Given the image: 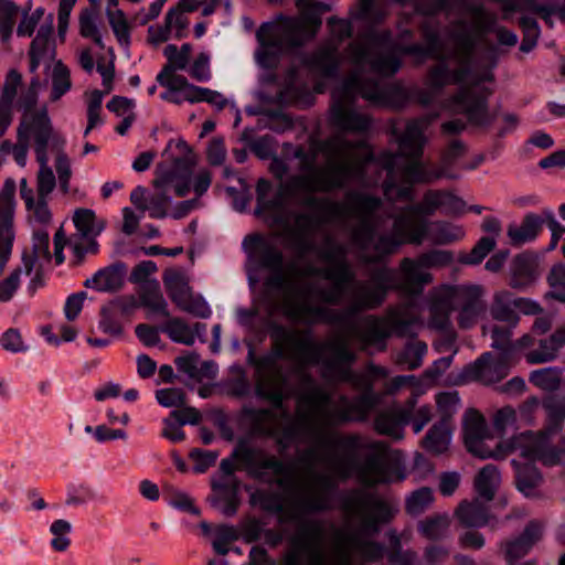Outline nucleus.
Wrapping results in <instances>:
<instances>
[{
	"mask_svg": "<svg viewBox=\"0 0 565 565\" xmlns=\"http://www.w3.org/2000/svg\"><path fill=\"white\" fill-rule=\"evenodd\" d=\"M425 45L414 43L397 46L403 54L420 58L433 57L438 63L430 68L427 84L440 89L449 84H460L470 78V83L460 88L454 97L455 108L463 113L473 126L486 127V71L481 75H471V61L477 39L468 30L463 20L452 22L447 30L451 46L441 41L437 25L429 20L422 25ZM348 60L353 71L333 89L331 120L342 131L324 140H312L310 152L303 148L295 150L300 160L299 174L291 175L279 184L276 196L268 200L271 184L265 179L257 182L256 214H270L280 221L285 205L290 202L310 210L312 213H298L292 231V246L299 256L313 249L308 235L319 225L347 217L345 199L342 202L317 196L316 193H329L344 188L351 180L360 179L366 163L373 160V153L364 140H349L345 131H366L371 120L366 115L358 114L354 104L360 96L377 106H395L403 97L401 86L369 78L366 71L375 75L392 76L401 67V61L391 41V33L374 30L358 36L350 43Z\"/></svg>",
	"mask_w": 565,
	"mask_h": 565,
	"instance_id": "obj_1",
	"label": "nucleus"
},
{
	"mask_svg": "<svg viewBox=\"0 0 565 565\" xmlns=\"http://www.w3.org/2000/svg\"><path fill=\"white\" fill-rule=\"evenodd\" d=\"M419 318L403 307L390 308L382 317L370 315L352 318L347 323H332L344 328L324 341H315L307 329L276 326L271 331L273 352L258 362V394L276 405L291 393L288 377L307 388L326 434L355 437L351 445L329 440L331 448L342 455L328 458L340 480L355 476L366 486L391 483L406 478L405 468L388 458V446L359 434H341L335 427L350 422H363L380 402L372 379L366 372L352 370L359 350L386 349L390 337L413 338Z\"/></svg>",
	"mask_w": 565,
	"mask_h": 565,
	"instance_id": "obj_2",
	"label": "nucleus"
},
{
	"mask_svg": "<svg viewBox=\"0 0 565 565\" xmlns=\"http://www.w3.org/2000/svg\"><path fill=\"white\" fill-rule=\"evenodd\" d=\"M232 457L250 478L277 484L286 491L284 502L264 489H256L249 495L250 504L278 513L280 523L295 524L288 537L286 565H364L359 559L375 562L382 558L383 545L365 535L377 533L381 524L393 516V509L383 499L363 491L351 493L343 502V511L348 518L359 520L360 529L337 527L324 550L326 522L307 515L328 511L332 507L334 478H340L333 473L330 465H327L330 472H318L313 469L315 461H305L307 467L302 475L291 481L288 463L245 439L237 443Z\"/></svg>",
	"mask_w": 565,
	"mask_h": 565,
	"instance_id": "obj_3",
	"label": "nucleus"
},
{
	"mask_svg": "<svg viewBox=\"0 0 565 565\" xmlns=\"http://www.w3.org/2000/svg\"><path fill=\"white\" fill-rule=\"evenodd\" d=\"M243 245L249 257L269 275L265 287L278 295L276 308L288 320L305 324L347 323L359 312H349L353 302L355 273L347 259V249L327 238L318 255L323 268L299 267L296 260L285 263L281 249L259 235L245 237Z\"/></svg>",
	"mask_w": 565,
	"mask_h": 565,
	"instance_id": "obj_4",
	"label": "nucleus"
},
{
	"mask_svg": "<svg viewBox=\"0 0 565 565\" xmlns=\"http://www.w3.org/2000/svg\"><path fill=\"white\" fill-rule=\"evenodd\" d=\"M345 218L356 221L350 230L353 245L363 253L365 263H377L404 244L420 245L427 236V216L437 211L447 215L462 214L466 203L450 191L430 189L419 203L388 214L380 198L349 191L345 193Z\"/></svg>",
	"mask_w": 565,
	"mask_h": 565,
	"instance_id": "obj_5",
	"label": "nucleus"
},
{
	"mask_svg": "<svg viewBox=\"0 0 565 565\" xmlns=\"http://www.w3.org/2000/svg\"><path fill=\"white\" fill-rule=\"evenodd\" d=\"M265 356L254 361L255 392L258 397L270 402L274 408H244V416L250 434L257 437L273 438L280 452L298 441L311 443L312 446L302 452L301 461H322L329 465L328 458L333 455L320 454L319 450L331 448L329 440L339 439L349 446L355 440V437L342 438L324 433L307 388L295 379L292 373L288 377L291 393L281 401L279 406L258 394V362Z\"/></svg>",
	"mask_w": 565,
	"mask_h": 565,
	"instance_id": "obj_6",
	"label": "nucleus"
},
{
	"mask_svg": "<svg viewBox=\"0 0 565 565\" xmlns=\"http://www.w3.org/2000/svg\"><path fill=\"white\" fill-rule=\"evenodd\" d=\"M428 125L429 120L425 118L408 121L397 139V152H383L377 158L380 166L386 171L383 191L387 200L412 201L414 184H429L440 179L459 178L452 168L467 151L466 145L459 139H452L447 145L439 163L422 160L426 143L424 132Z\"/></svg>",
	"mask_w": 565,
	"mask_h": 565,
	"instance_id": "obj_7",
	"label": "nucleus"
},
{
	"mask_svg": "<svg viewBox=\"0 0 565 565\" xmlns=\"http://www.w3.org/2000/svg\"><path fill=\"white\" fill-rule=\"evenodd\" d=\"M299 17H279L276 21L264 23L257 31L262 50L257 53L264 66H270L277 55L302 45L315 36L321 26V15L330 10L323 2L298 0Z\"/></svg>",
	"mask_w": 565,
	"mask_h": 565,
	"instance_id": "obj_8",
	"label": "nucleus"
},
{
	"mask_svg": "<svg viewBox=\"0 0 565 565\" xmlns=\"http://www.w3.org/2000/svg\"><path fill=\"white\" fill-rule=\"evenodd\" d=\"M418 259L405 257L397 273L388 267H381L370 273L365 281H356L352 290L353 302L349 312L370 311L380 308L386 300L390 290H399L406 295H419L433 276L424 270Z\"/></svg>",
	"mask_w": 565,
	"mask_h": 565,
	"instance_id": "obj_9",
	"label": "nucleus"
},
{
	"mask_svg": "<svg viewBox=\"0 0 565 565\" xmlns=\"http://www.w3.org/2000/svg\"><path fill=\"white\" fill-rule=\"evenodd\" d=\"M490 440H492V435L484 416L476 409L467 411L463 415V441L467 450L475 457L502 460L510 454L520 450L521 455L536 454L546 461L553 462L551 457L543 452L542 438L530 433H521L501 440L494 448L488 445Z\"/></svg>",
	"mask_w": 565,
	"mask_h": 565,
	"instance_id": "obj_10",
	"label": "nucleus"
},
{
	"mask_svg": "<svg viewBox=\"0 0 565 565\" xmlns=\"http://www.w3.org/2000/svg\"><path fill=\"white\" fill-rule=\"evenodd\" d=\"M17 139L33 142V149L36 160H43L49 157V150L62 149L65 139L54 130L46 107L32 113L23 114L17 128Z\"/></svg>",
	"mask_w": 565,
	"mask_h": 565,
	"instance_id": "obj_11",
	"label": "nucleus"
},
{
	"mask_svg": "<svg viewBox=\"0 0 565 565\" xmlns=\"http://www.w3.org/2000/svg\"><path fill=\"white\" fill-rule=\"evenodd\" d=\"M451 306L458 311L457 322L461 329L472 328L486 312L484 288L480 285H450Z\"/></svg>",
	"mask_w": 565,
	"mask_h": 565,
	"instance_id": "obj_12",
	"label": "nucleus"
},
{
	"mask_svg": "<svg viewBox=\"0 0 565 565\" xmlns=\"http://www.w3.org/2000/svg\"><path fill=\"white\" fill-rule=\"evenodd\" d=\"M15 182L7 179L0 190V264L7 266L15 238Z\"/></svg>",
	"mask_w": 565,
	"mask_h": 565,
	"instance_id": "obj_13",
	"label": "nucleus"
},
{
	"mask_svg": "<svg viewBox=\"0 0 565 565\" xmlns=\"http://www.w3.org/2000/svg\"><path fill=\"white\" fill-rule=\"evenodd\" d=\"M178 147L182 150H186L185 156L175 159L172 168L159 170L153 180V186L163 190L173 188L177 196L182 198L190 191V179L195 164V158L188 149V145L184 141H180Z\"/></svg>",
	"mask_w": 565,
	"mask_h": 565,
	"instance_id": "obj_14",
	"label": "nucleus"
},
{
	"mask_svg": "<svg viewBox=\"0 0 565 565\" xmlns=\"http://www.w3.org/2000/svg\"><path fill=\"white\" fill-rule=\"evenodd\" d=\"M428 310V328L445 332L447 334L445 345L450 349L456 339L450 320V313L454 310L450 285H441L429 292Z\"/></svg>",
	"mask_w": 565,
	"mask_h": 565,
	"instance_id": "obj_15",
	"label": "nucleus"
},
{
	"mask_svg": "<svg viewBox=\"0 0 565 565\" xmlns=\"http://www.w3.org/2000/svg\"><path fill=\"white\" fill-rule=\"evenodd\" d=\"M507 356L493 358L490 352L481 354L473 363L465 366L460 374L463 383L480 382L490 385L503 380L509 374Z\"/></svg>",
	"mask_w": 565,
	"mask_h": 565,
	"instance_id": "obj_16",
	"label": "nucleus"
},
{
	"mask_svg": "<svg viewBox=\"0 0 565 565\" xmlns=\"http://www.w3.org/2000/svg\"><path fill=\"white\" fill-rule=\"evenodd\" d=\"M543 407L546 412V418H547V424H546L545 429L542 431H537V433H533V431H529V433L536 437L542 438V444H543L542 446L544 448L543 452H545V455L547 457H551L550 459H552L553 462L546 461L543 457H541L536 454L522 455V456L525 458L540 460L546 466H554L559 462V451L555 450L554 447H552L550 445V439H551L552 435L559 431L563 427V423L565 420V406L561 402H558L554 398H548L543 402Z\"/></svg>",
	"mask_w": 565,
	"mask_h": 565,
	"instance_id": "obj_17",
	"label": "nucleus"
},
{
	"mask_svg": "<svg viewBox=\"0 0 565 565\" xmlns=\"http://www.w3.org/2000/svg\"><path fill=\"white\" fill-rule=\"evenodd\" d=\"M543 526L537 521H531L524 529L523 533L504 543V557L509 564L515 563L525 556L533 545L542 537Z\"/></svg>",
	"mask_w": 565,
	"mask_h": 565,
	"instance_id": "obj_18",
	"label": "nucleus"
},
{
	"mask_svg": "<svg viewBox=\"0 0 565 565\" xmlns=\"http://www.w3.org/2000/svg\"><path fill=\"white\" fill-rule=\"evenodd\" d=\"M126 268L124 264H115L96 271L84 285L100 292L119 290L125 282Z\"/></svg>",
	"mask_w": 565,
	"mask_h": 565,
	"instance_id": "obj_19",
	"label": "nucleus"
},
{
	"mask_svg": "<svg viewBox=\"0 0 565 565\" xmlns=\"http://www.w3.org/2000/svg\"><path fill=\"white\" fill-rule=\"evenodd\" d=\"M539 260L534 255H518L512 265L510 286L515 289H525L539 277Z\"/></svg>",
	"mask_w": 565,
	"mask_h": 565,
	"instance_id": "obj_20",
	"label": "nucleus"
},
{
	"mask_svg": "<svg viewBox=\"0 0 565 565\" xmlns=\"http://www.w3.org/2000/svg\"><path fill=\"white\" fill-rule=\"evenodd\" d=\"M544 224L543 215L529 213L524 216L520 225L510 224L507 230L510 244L513 246H522L534 241L542 231Z\"/></svg>",
	"mask_w": 565,
	"mask_h": 565,
	"instance_id": "obj_21",
	"label": "nucleus"
},
{
	"mask_svg": "<svg viewBox=\"0 0 565 565\" xmlns=\"http://www.w3.org/2000/svg\"><path fill=\"white\" fill-rule=\"evenodd\" d=\"M308 64L312 71L324 77L334 76L339 68L338 46L327 44L320 47L308 58Z\"/></svg>",
	"mask_w": 565,
	"mask_h": 565,
	"instance_id": "obj_22",
	"label": "nucleus"
},
{
	"mask_svg": "<svg viewBox=\"0 0 565 565\" xmlns=\"http://www.w3.org/2000/svg\"><path fill=\"white\" fill-rule=\"evenodd\" d=\"M459 522L467 527H482L489 522L488 507L478 499L461 502L455 512Z\"/></svg>",
	"mask_w": 565,
	"mask_h": 565,
	"instance_id": "obj_23",
	"label": "nucleus"
},
{
	"mask_svg": "<svg viewBox=\"0 0 565 565\" xmlns=\"http://www.w3.org/2000/svg\"><path fill=\"white\" fill-rule=\"evenodd\" d=\"M408 423L402 420L398 411L393 407L381 411L374 419V429L380 435L399 440L403 438V427Z\"/></svg>",
	"mask_w": 565,
	"mask_h": 565,
	"instance_id": "obj_24",
	"label": "nucleus"
},
{
	"mask_svg": "<svg viewBox=\"0 0 565 565\" xmlns=\"http://www.w3.org/2000/svg\"><path fill=\"white\" fill-rule=\"evenodd\" d=\"M450 439L451 436L448 420L441 419L430 427L424 437L422 445L425 450L435 455H440L448 449Z\"/></svg>",
	"mask_w": 565,
	"mask_h": 565,
	"instance_id": "obj_25",
	"label": "nucleus"
},
{
	"mask_svg": "<svg viewBox=\"0 0 565 565\" xmlns=\"http://www.w3.org/2000/svg\"><path fill=\"white\" fill-rule=\"evenodd\" d=\"M33 271V259L26 254L22 255V263L10 275L0 281V302L10 301L20 287L21 276H29Z\"/></svg>",
	"mask_w": 565,
	"mask_h": 565,
	"instance_id": "obj_26",
	"label": "nucleus"
},
{
	"mask_svg": "<svg viewBox=\"0 0 565 565\" xmlns=\"http://www.w3.org/2000/svg\"><path fill=\"white\" fill-rule=\"evenodd\" d=\"M465 236V231L461 226L445 222H429L427 225V236L425 239L431 241L434 244L445 245L459 241Z\"/></svg>",
	"mask_w": 565,
	"mask_h": 565,
	"instance_id": "obj_27",
	"label": "nucleus"
},
{
	"mask_svg": "<svg viewBox=\"0 0 565 565\" xmlns=\"http://www.w3.org/2000/svg\"><path fill=\"white\" fill-rule=\"evenodd\" d=\"M428 348L424 341L414 339L406 342L404 348L396 354V363L407 370H416L422 366Z\"/></svg>",
	"mask_w": 565,
	"mask_h": 565,
	"instance_id": "obj_28",
	"label": "nucleus"
},
{
	"mask_svg": "<svg viewBox=\"0 0 565 565\" xmlns=\"http://www.w3.org/2000/svg\"><path fill=\"white\" fill-rule=\"evenodd\" d=\"M512 294L508 290H501L494 294L491 306V316L494 320L507 322L515 327L519 322V316L512 308Z\"/></svg>",
	"mask_w": 565,
	"mask_h": 565,
	"instance_id": "obj_29",
	"label": "nucleus"
},
{
	"mask_svg": "<svg viewBox=\"0 0 565 565\" xmlns=\"http://www.w3.org/2000/svg\"><path fill=\"white\" fill-rule=\"evenodd\" d=\"M501 476L494 465L484 466L476 477L475 488L486 501H491L500 484Z\"/></svg>",
	"mask_w": 565,
	"mask_h": 565,
	"instance_id": "obj_30",
	"label": "nucleus"
},
{
	"mask_svg": "<svg viewBox=\"0 0 565 565\" xmlns=\"http://www.w3.org/2000/svg\"><path fill=\"white\" fill-rule=\"evenodd\" d=\"M450 519L447 514H434L419 521L418 532L430 541H440L448 536Z\"/></svg>",
	"mask_w": 565,
	"mask_h": 565,
	"instance_id": "obj_31",
	"label": "nucleus"
},
{
	"mask_svg": "<svg viewBox=\"0 0 565 565\" xmlns=\"http://www.w3.org/2000/svg\"><path fill=\"white\" fill-rule=\"evenodd\" d=\"M163 284L169 297L177 306L192 291L188 278L179 270H166Z\"/></svg>",
	"mask_w": 565,
	"mask_h": 565,
	"instance_id": "obj_32",
	"label": "nucleus"
},
{
	"mask_svg": "<svg viewBox=\"0 0 565 565\" xmlns=\"http://www.w3.org/2000/svg\"><path fill=\"white\" fill-rule=\"evenodd\" d=\"M98 14L92 9L81 11L78 18L79 34L85 39H90L100 49L105 47L103 35L98 26Z\"/></svg>",
	"mask_w": 565,
	"mask_h": 565,
	"instance_id": "obj_33",
	"label": "nucleus"
},
{
	"mask_svg": "<svg viewBox=\"0 0 565 565\" xmlns=\"http://www.w3.org/2000/svg\"><path fill=\"white\" fill-rule=\"evenodd\" d=\"M72 88L71 72L61 61L56 62L52 71L51 102H57Z\"/></svg>",
	"mask_w": 565,
	"mask_h": 565,
	"instance_id": "obj_34",
	"label": "nucleus"
},
{
	"mask_svg": "<svg viewBox=\"0 0 565 565\" xmlns=\"http://www.w3.org/2000/svg\"><path fill=\"white\" fill-rule=\"evenodd\" d=\"M22 84V76L15 70H10L6 76L0 96V108L12 110L17 99L18 90Z\"/></svg>",
	"mask_w": 565,
	"mask_h": 565,
	"instance_id": "obj_35",
	"label": "nucleus"
},
{
	"mask_svg": "<svg viewBox=\"0 0 565 565\" xmlns=\"http://www.w3.org/2000/svg\"><path fill=\"white\" fill-rule=\"evenodd\" d=\"M530 382L544 391L553 392L559 387L561 371L557 367H544L532 371Z\"/></svg>",
	"mask_w": 565,
	"mask_h": 565,
	"instance_id": "obj_36",
	"label": "nucleus"
},
{
	"mask_svg": "<svg viewBox=\"0 0 565 565\" xmlns=\"http://www.w3.org/2000/svg\"><path fill=\"white\" fill-rule=\"evenodd\" d=\"M19 7L11 0H0V36L7 42L13 32Z\"/></svg>",
	"mask_w": 565,
	"mask_h": 565,
	"instance_id": "obj_37",
	"label": "nucleus"
},
{
	"mask_svg": "<svg viewBox=\"0 0 565 565\" xmlns=\"http://www.w3.org/2000/svg\"><path fill=\"white\" fill-rule=\"evenodd\" d=\"M434 494L430 488L423 487L413 491L405 502L408 514L419 515L425 512L433 503Z\"/></svg>",
	"mask_w": 565,
	"mask_h": 565,
	"instance_id": "obj_38",
	"label": "nucleus"
},
{
	"mask_svg": "<svg viewBox=\"0 0 565 565\" xmlns=\"http://www.w3.org/2000/svg\"><path fill=\"white\" fill-rule=\"evenodd\" d=\"M539 348L530 350L525 354V360L530 364H541L547 363L556 359L558 348L554 342L551 341V338H545L539 340Z\"/></svg>",
	"mask_w": 565,
	"mask_h": 565,
	"instance_id": "obj_39",
	"label": "nucleus"
},
{
	"mask_svg": "<svg viewBox=\"0 0 565 565\" xmlns=\"http://www.w3.org/2000/svg\"><path fill=\"white\" fill-rule=\"evenodd\" d=\"M72 532V524L63 519L55 520L50 526L52 534L51 547L55 552H65L71 545L70 533Z\"/></svg>",
	"mask_w": 565,
	"mask_h": 565,
	"instance_id": "obj_40",
	"label": "nucleus"
},
{
	"mask_svg": "<svg viewBox=\"0 0 565 565\" xmlns=\"http://www.w3.org/2000/svg\"><path fill=\"white\" fill-rule=\"evenodd\" d=\"M140 306L148 308L152 313L169 317L168 303L158 286L148 287L140 295Z\"/></svg>",
	"mask_w": 565,
	"mask_h": 565,
	"instance_id": "obj_41",
	"label": "nucleus"
},
{
	"mask_svg": "<svg viewBox=\"0 0 565 565\" xmlns=\"http://www.w3.org/2000/svg\"><path fill=\"white\" fill-rule=\"evenodd\" d=\"M162 331L167 333L172 341L185 345H192L195 340L190 327L178 318L170 319L162 328Z\"/></svg>",
	"mask_w": 565,
	"mask_h": 565,
	"instance_id": "obj_42",
	"label": "nucleus"
},
{
	"mask_svg": "<svg viewBox=\"0 0 565 565\" xmlns=\"http://www.w3.org/2000/svg\"><path fill=\"white\" fill-rule=\"evenodd\" d=\"M495 238L490 236L481 237L470 253L460 257V262L466 265H478L494 249Z\"/></svg>",
	"mask_w": 565,
	"mask_h": 565,
	"instance_id": "obj_43",
	"label": "nucleus"
},
{
	"mask_svg": "<svg viewBox=\"0 0 565 565\" xmlns=\"http://www.w3.org/2000/svg\"><path fill=\"white\" fill-rule=\"evenodd\" d=\"M519 24L523 31V39L520 45V51L529 53L537 44V40L541 34L539 23L533 18L521 17L519 20Z\"/></svg>",
	"mask_w": 565,
	"mask_h": 565,
	"instance_id": "obj_44",
	"label": "nucleus"
},
{
	"mask_svg": "<svg viewBox=\"0 0 565 565\" xmlns=\"http://www.w3.org/2000/svg\"><path fill=\"white\" fill-rule=\"evenodd\" d=\"M40 164V169L36 177V191L38 198L46 199L47 195L53 191L56 180L52 169L49 167V157L43 160H36Z\"/></svg>",
	"mask_w": 565,
	"mask_h": 565,
	"instance_id": "obj_45",
	"label": "nucleus"
},
{
	"mask_svg": "<svg viewBox=\"0 0 565 565\" xmlns=\"http://www.w3.org/2000/svg\"><path fill=\"white\" fill-rule=\"evenodd\" d=\"M179 70L164 65L157 75V82L169 90L182 94L190 83L183 75L175 74Z\"/></svg>",
	"mask_w": 565,
	"mask_h": 565,
	"instance_id": "obj_46",
	"label": "nucleus"
},
{
	"mask_svg": "<svg viewBox=\"0 0 565 565\" xmlns=\"http://www.w3.org/2000/svg\"><path fill=\"white\" fill-rule=\"evenodd\" d=\"M192 46L189 43H184L178 49L173 44H169L164 47V56L168 58L167 66L174 67L177 70H185L189 65Z\"/></svg>",
	"mask_w": 565,
	"mask_h": 565,
	"instance_id": "obj_47",
	"label": "nucleus"
},
{
	"mask_svg": "<svg viewBox=\"0 0 565 565\" xmlns=\"http://www.w3.org/2000/svg\"><path fill=\"white\" fill-rule=\"evenodd\" d=\"M50 245V235L45 228H34L32 236V254H26L29 257L33 259V265L35 264V259H43L49 262L51 259V254L49 250Z\"/></svg>",
	"mask_w": 565,
	"mask_h": 565,
	"instance_id": "obj_48",
	"label": "nucleus"
},
{
	"mask_svg": "<svg viewBox=\"0 0 565 565\" xmlns=\"http://www.w3.org/2000/svg\"><path fill=\"white\" fill-rule=\"evenodd\" d=\"M73 221L76 228L84 235L97 234L103 230V225L96 223L94 211L89 209L76 210Z\"/></svg>",
	"mask_w": 565,
	"mask_h": 565,
	"instance_id": "obj_49",
	"label": "nucleus"
},
{
	"mask_svg": "<svg viewBox=\"0 0 565 565\" xmlns=\"http://www.w3.org/2000/svg\"><path fill=\"white\" fill-rule=\"evenodd\" d=\"M542 477L535 467L527 466L521 469L516 476V487L526 497L531 495L540 486Z\"/></svg>",
	"mask_w": 565,
	"mask_h": 565,
	"instance_id": "obj_50",
	"label": "nucleus"
},
{
	"mask_svg": "<svg viewBox=\"0 0 565 565\" xmlns=\"http://www.w3.org/2000/svg\"><path fill=\"white\" fill-rule=\"evenodd\" d=\"M419 265L424 268H440L450 265L454 260L451 252L431 249L417 257Z\"/></svg>",
	"mask_w": 565,
	"mask_h": 565,
	"instance_id": "obj_51",
	"label": "nucleus"
},
{
	"mask_svg": "<svg viewBox=\"0 0 565 565\" xmlns=\"http://www.w3.org/2000/svg\"><path fill=\"white\" fill-rule=\"evenodd\" d=\"M178 307L199 318H209L211 316V308L203 297L193 295L191 291L184 300H182Z\"/></svg>",
	"mask_w": 565,
	"mask_h": 565,
	"instance_id": "obj_52",
	"label": "nucleus"
},
{
	"mask_svg": "<svg viewBox=\"0 0 565 565\" xmlns=\"http://www.w3.org/2000/svg\"><path fill=\"white\" fill-rule=\"evenodd\" d=\"M438 411L443 414V419L451 417L461 406L460 397L457 391L443 392L436 395Z\"/></svg>",
	"mask_w": 565,
	"mask_h": 565,
	"instance_id": "obj_53",
	"label": "nucleus"
},
{
	"mask_svg": "<svg viewBox=\"0 0 565 565\" xmlns=\"http://www.w3.org/2000/svg\"><path fill=\"white\" fill-rule=\"evenodd\" d=\"M30 9L31 7L28 6V8L22 13V19L17 28L18 36L30 38L44 15V9L41 7L36 8L33 12H30Z\"/></svg>",
	"mask_w": 565,
	"mask_h": 565,
	"instance_id": "obj_54",
	"label": "nucleus"
},
{
	"mask_svg": "<svg viewBox=\"0 0 565 565\" xmlns=\"http://www.w3.org/2000/svg\"><path fill=\"white\" fill-rule=\"evenodd\" d=\"M516 422L518 414L512 406H504L497 409L492 415L493 428L501 435H503L509 428L514 427Z\"/></svg>",
	"mask_w": 565,
	"mask_h": 565,
	"instance_id": "obj_55",
	"label": "nucleus"
},
{
	"mask_svg": "<svg viewBox=\"0 0 565 565\" xmlns=\"http://www.w3.org/2000/svg\"><path fill=\"white\" fill-rule=\"evenodd\" d=\"M512 328L511 324L508 327L493 326L491 329V347L503 352V356H509L512 352Z\"/></svg>",
	"mask_w": 565,
	"mask_h": 565,
	"instance_id": "obj_56",
	"label": "nucleus"
},
{
	"mask_svg": "<svg viewBox=\"0 0 565 565\" xmlns=\"http://www.w3.org/2000/svg\"><path fill=\"white\" fill-rule=\"evenodd\" d=\"M157 192L148 200L149 216L152 218H164L168 215L167 206L171 202L168 190L156 189Z\"/></svg>",
	"mask_w": 565,
	"mask_h": 565,
	"instance_id": "obj_57",
	"label": "nucleus"
},
{
	"mask_svg": "<svg viewBox=\"0 0 565 565\" xmlns=\"http://www.w3.org/2000/svg\"><path fill=\"white\" fill-rule=\"evenodd\" d=\"M470 13L473 18L475 26L480 34L494 31L497 17L493 13L487 12L482 6H471Z\"/></svg>",
	"mask_w": 565,
	"mask_h": 565,
	"instance_id": "obj_58",
	"label": "nucleus"
},
{
	"mask_svg": "<svg viewBox=\"0 0 565 565\" xmlns=\"http://www.w3.org/2000/svg\"><path fill=\"white\" fill-rule=\"evenodd\" d=\"M156 399L163 407H182L185 404L186 396L182 388L169 387L158 390Z\"/></svg>",
	"mask_w": 565,
	"mask_h": 565,
	"instance_id": "obj_59",
	"label": "nucleus"
},
{
	"mask_svg": "<svg viewBox=\"0 0 565 565\" xmlns=\"http://www.w3.org/2000/svg\"><path fill=\"white\" fill-rule=\"evenodd\" d=\"M26 210L30 214L31 222L41 226L40 228H44L51 223L52 214L47 206L46 199H33V204H31L30 207H26Z\"/></svg>",
	"mask_w": 565,
	"mask_h": 565,
	"instance_id": "obj_60",
	"label": "nucleus"
},
{
	"mask_svg": "<svg viewBox=\"0 0 565 565\" xmlns=\"http://www.w3.org/2000/svg\"><path fill=\"white\" fill-rule=\"evenodd\" d=\"M106 15L108 18L109 24L117 36L120 43H128L129 39V29L127 24V20L125 13L119 10H106Z\"/></svg>",
	"mask_w": 565,
	"mask_h": 565,
	"instance_id": "obj_61",
	"label": "nucleus"
},
{
	"mask_svg": "<svg viewBox=\"0 0 565 565\" xmlns=\"http://www.w3.org/2000/svg\"><path fill=\"white\" fill-rule=\"evenodd\" d=\"M56 161L55 169L58 177L60 188L63 193H67L70 190V179L72 175L70 159L62 149H55Z\"/></svg>",
	"mask_w": 565,
	"mask_h": 565,
	"instance_id": "obj_62",
	"label": "nucleus"
},
{
	"mask_svg": "<svg viewBox=\"0 0 565 565\" xmlns=\"http://www.w3.org/2000/svg\"><path fill=\"white\" fill-rule=\"evenodd\" d=\"M210 61V54L206 52H201L189 70L191 77L201 83L209 82L212 77Z\"/></svg>",
	"mask_w": 565,
	"mask_h": 565,
	"instance_id": "obj_63",
	"label": "nucleus"
},
{
	"mask_svg": "<svg viewBox=\"0 0 565 565\" xmlns=\"http://www.w3.org/2000/svg\"><path fill=\"white\" fill-rule=\"evenodd\" d=\"M450 555L449 550L439 544H429L423 551V563L425 565H440Z\"/></svg>",
	"mask_w": 565,
	"mask_h": 565,
	"instance_id": "obj_64",
	"label": "nucleus"
}]
</instances>
